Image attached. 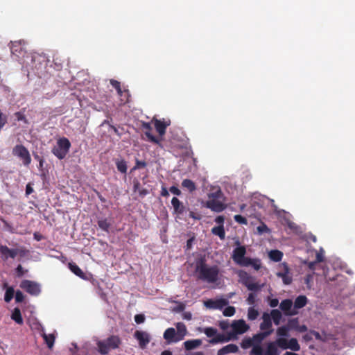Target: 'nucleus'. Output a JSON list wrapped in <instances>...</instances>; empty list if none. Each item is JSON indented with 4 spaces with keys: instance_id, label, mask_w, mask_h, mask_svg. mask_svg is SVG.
<instances>
[{
    "instance_id": "obj_1",
    "label": "nucleus",
    "mask_w": 355,
    "mask_h": 355,
    "mask_svg": "<svg viewBox=\"0 0 355 355\" xmlns=\"http://www.w3.org/2000/svg\"><path fill=\"white\" fill-rule=\"evenodd\" d=\"M191 266L193 268V275L198 280L208 284H214L219 280V267L216 265H209L205 255L197 254Z\"/></svg>"
},
{
    "instance_id": "obj_2",
    "label": "nucleus",
    "mask_w": 355,
    "mask_h": 355,
    "mask_svg": "<svg viewBox=\"0 0 355 355\" xmlns=\"http://www.w3.org/2000/svg\"><path fill=\"white\" fill-rule=\"evenodd\" d=\"M231 327L232 331L229 332L227 336L218 334L215 338H211L209 343L215 345L219 343L228 342L231 339L235 338L238 334H243L250 329L249 325L242 319L234 320L231 324Z\"/></svg>"
},
{
    "instance_id": "obj_3",
    "label": "nucleus",
    "mask_w": 355,
    "mask_h": 355,
    "mask_svg": "<svg viewBox=\"0 0 355 355\" xmlns=\"http://www.w3.org/2000/svg\"><path fill=\"white\" fill-rule=\"evenodd\" d=\"M121 344V338L116 335H112L105 340H98L96 343L98 352L101 355H107L110 351L116 349Z\"/></svg>"
},
{
    "instance_id": "obj_4",
    "label": "nucleus",
    "mask_w": 355,
    "mask_h": 355,
    "mask_svg": "<svg viewBox=\"0 0 355 355\" xmlns=\"http://www.w3.org/2000/svg\"><path fill=\"white\" fill-rule=\"evenodd\" d=\"M237 247L234 249L232 258L233 261L239 266H248L250 263V258L245 257L246 248L244 245H241L240 241L236 239L234 243Z\"/></svg>"
},
{
    "instance_id": "obj_5",
    "label": "nucleus",
    "mask_w": 355,
    "mask_h": 355,
    "mask_svg": "<svg viewBox=\"0 0 355 355\" xmlns=\"http://www.w3.org/2000/svg\"><path fill=\"white\" fill-rule=\"evenodd\" d=\"M71 142L66 137L58 139L57 145L52 149V153L59 159H64L69 151Z\"/></svg>"
},
{
    "instance_id": "obj_6",
    "label": "nucleus",
    "mask_w": 355,
    "mask_h": 355,
    "mask_svg": "<svg viewBox=\"0 0 355 355\" xmlns=\"http://www.w3.org/2000/svg\"><path fill=\"white\" fill-rule=\"evenodd\" d=\"M263 321L260 324V329L263 331V332L258 334L254 336V339H258L260 342L263 338L270 336L273 329L272 328V321L270 316L268 313H264L262 315Z\"/></svg>"
},
{
    "instance_id": "obj_7",
    "label": "nucleus",
    "mask_w": 355,
    "mask_h": 355,
    "mask_svg": "<svg viewBox=\"0 0 355 355\" xmlns=\"http://www.w3.org/2000/svg\"><path fill=\"white\" fill-rule=\"evenodd\" d=\"M27 252L28 250L24 248H9L7 245H0V254L3 261H6L8 258L15 259L17 255L23 257Z\"/></svg>"
},
{
    "instance_id": "obj_8",
    "label": "nucleus",
    "mask_w": 355,
    "mask_h": 355,
    "mask_svg": "<svg viewBox=\"0 0 355 355\" xmlns=\"http://www.w3.org/2000/svg\"><path fill=\"white\" fill-rule=\"evenodd\" d=\"M12 155L20 158L25 166H28L31 162L29 151L22 144H17L13 148Z\"/></svg>"
},
{
    "instance_id": "obj_9",
    "label": "nucleus",
    "mask_w": 355,
    "mask_h": 355,
    "mask_svg": "<svg viewBox=\"0 0 355 355\" xmlns=\"http://www.w3.org/2000/svg\"><path fill=\"white\" fill-rule=\"evenodd\" d=\"M20 287L32 295H37L41 291L40 285L31 280H23L20 284Z\"/></svg>"
},
{
    "instance_id": "obj_10",
    "label": "nucleus",
    "mask_w": 355,
    "mask_h": 355,
    "mask_svg": "<svg viewBox=\"0 0 355 355\" xmlns=\"http://www.w3.org/2000/svg\"><path fill=\"white\" fill-rule=\"evenodd\" d=\"M293 302L290 299H286L281 302L279 307L286 315H294L298 313L297 311L294 310Z\"/></svg>"
},
{
    "instance_id": "obj_11",
    "label": "nucleus",
    "mask_w": 355,
    "mask_h": 355,
    "mask_svg": "<svg viewBox=\"0 0 355 355\" xmlns=\"http://www.w3.org/2000/svg\"><path fill=\"white\" fill-rule=\"evenodd\" d=\"M26 42L24 40H19L11 42L10 51L11 53L17 56H20L25 51L24 46Z\"/></svg>"
},
{
    "instance_id": "obj_12",
    "label": "nucleus",
    "mask_w": 355,
    "mask_h": 355,
    "mask_svg": "<svg viewBox=\"0 0 355 355\" xmlns=\"http://www.w3.org/2000/svg\"><path fill=\"white\" fill-rule=\"evenodd\" d=\"M135 338L139 341V347L145 348L150 343V336L148 333L141 331H136L134 334Z\"/></svg>"
},
{
    "instance_id": "obj_13",
    "label": "nucleus",
    "mask_w": 355,
    "mask_h": 355,
    "mask_svg": "<svg viewBox=\"0 0 355 355\" xmlns=\"http://www.w3.org/2000/svg\"><path fill=\"white\" fill-rule=\"evenodd\" d=\"M284 270L282 272H278L277 275L279 277H281L284 284L286 285H289L292 283L293 277L292 275L290 272L289 268L286 263H283Z\"/></svg>"
},
{
    "instance_id": "obj_14",
    "label": "nucleus",
    "mask_w": 355,
    "mask_h": 355,
    "mask_svg": "<svg viewBox=\"0 0 355 355\" xmlns=\"http://www.w3.org/2000/svg\"><path fill=\"white\" fill-rule=\"evenodd\" d=\"M205 207L215 212H221L226 208L225 204L215 199L207 200Z\"/></svg>"
},
{
    "instance_id": "obj_15",
    "label": "nucleus",
    "mask_w": 355,
    "mask_h": 355,
    "mask_svg": "<svg viewBox=\"0 0 355 355\" xmlns=\"http://www.w3.org/2000/svg\"><path fill=\"white\" fill-rule=\"evenodd\" d=\"M163 338L166 340L167 344L178 343V336L176 330L173 327H169L165 330L163 334Z\"/></svg>"
},
{
    "instance_id": "obj_16",
    "label": "nucleus",
    "mask_w": 355,
    "mask_h": 355,
    "mask_svg": "<svg viewBox=\"0 0 355 355\" xmlns=\"http://www.w3.org/2000/svg\"><path fill=\"white\" fill-rule=\"evenodd\" d=\"M152 122H153L155 130L161 137L165 135L166 128L170 125L169 121L166 122L155 118L153 119Z\"/></svg>"
},
{
    "instance_id": "obj_17",
    "label": "nucleus",
    "mask_w": 355,
    "mask_h": 355,
    "mask_svg": "<svg viewBox=\"0 0 355 355\" xmlns=\"http://www.w3.org/2000/svg\"><path fill=\"white\" fill-rule=\"evenodd\" d=\"M228 301L225 299H219L216 300H209L205 302V304L207 308L214 309H221L227 305Z\"/></svg>"
},
{
    "instance_id": "obj_18",
    "label": "nucleus",
    "mask_w": 355,
    "mask_h": 355,
    "mask_svg": "<svg viewBox=\"0 0 355 355\" xmlns=\"http://www.w3.org/2000/svg\"><path fill=\"white\" fill-rule=\"evenodd\" d=\"M142 128L146 130L145 135L148 138V140L153 144L160 145V140L155 136L151 134L152 127L150 123L144 122L142 123Z\"/></svg>"
},
{
    "instance_id": "obj_19",
    "label": "nucleus",
    "mask_w": 355,
    "mask_h": 355,
    "mask_svg": "<svg viewBox=\"0 0 355 355\" xmlns=\"http://www.w3.org/2000/svg\"><path fill=\"white\" fill-rule=\"evenodd\" d=\"M171 204L175 214L180 215L185 211L184 205L178 198L173 197L171 200Z\"/></svg>"
},
{
    "instance_id": "obj_20",
    "label": "nucleus",
    "mask_w": 355,
    "mask_h": 355,
    "mask_svg": "<svg viewBox=\"0 0 355 355\" xmlns=\"http://www.w3.org/2000/svg\"><path fill=\"white\" fill-rule=\"evenodd\" d=\"M176 327V334L178 336V340H182L185 336L187 334V329L186 325L183 322H178L175 324Z\"/></svg>"
},
{
    "instance_id": "obj_21",
    "label": "nucleus",
    "mask_w": 355,
    "mask_h": 355,
    "mask_svg": "<svg viewBox=\"0 0 355 355\" xmlns=\"http://www.w3.org/2000/svg\"><path fill=\"white\" fill-rule=\"evenodd\" d=\"M239 350V347L235 344H229L220 349L217 355H225L230 353H236Z\"/></svg>"
},
{
    "instance_id": "obj_22",
    "label": "nucleus",
    "mask_w": 355,
    "mask_h": 355,
    "mask_svg": "<svg viewBox=\"0 0 355 355\" xmlns=\"http://www.w3.org/2000/svg\"><path fill=\"white\" fill-rule=\"evenodd\" d=\"M306 304L307 297L305 295H299L295 298L294 304L293 303L294 310L297 311V309L304 307Z\"/></svg>"
},
{
    "instance_id": "obj_23",
    "label": "nucleus",
    "mask_w": 355,
    "mask_h": 355,
    "mask_svg": "<svg viewBox=\"0 0 355 355\" xmlns=\"http://www.w3.org/2000/svg\"><path fill=\"white\" fill-rule=\"evenodd\" d=\"M69 268L73 273H74L76 276L80 277L81 279H85L86 278L85 274L76 263H69Z\"/></svg>"
},
{
    "instance_id": "obj_24",
    "label": "nucleus",
    "mask_w": 355,
    "mask_h": 355,
    "mask_svg": "<svg viewBox=\"0 0 355 355\" xmlns=\"http://www.w3.org/2000/svg\"><path fill=\"white\" fill-rule=\"evenodd\" d=\"M201 344L202 341L200 339L189 340L184 343V346L187 350H191L199 347Z\"/></svg>"
},
{
    "instance_id": "obj_25",
    "label": "nucleus",
    "mask_w": 355,
    "mask_h": 355,
    "mask_svg": "<svg viewBox=\"0 0 355 355\" xmlns=\"http://www.w3.org/2000/svg\"><path fill=\"white\" fill-rule=\"evenodd\" d=\"M114 162L117 170L121 173L125 174L127 173L128 166L127 162L123 159H115Z\"/></svg>"
},
{
    "instance_id": "obj_26",
    "label": "nucleus",
    "mask_w": 355,
    "mask_h": 355,
    "mask_svg": "<svg viewBox=\"0 0 355 355\" xmlns=\"http://www.w3.org/2000/svg\"><path fill=\"white\" fill-rule=\"evenodd\" d=\"M265 355H279L277 346L275 342L268 344Z\"/></svg>"
},
{
    "instance_id": "obj_27",
    "label": "nucleus",
    "mask_w": 355,
    "mask_h": 355,
    "mask_svg": "<svg viewBox=\"0 0 355 355\" xmlns=\"http://www.w3.org/2000/svg\"><path fill=\"white\" fill-rule=\"evenodd\" d=\"M211 233L214 235L218 236L221 240H224L225 238L224 225L214 227L211 229Z\"/></svg>"
},
{
    "instance_id": "obj_28",
    "label": "nucleus",
    "mask_w": 355,
    "mask_h": 355,
    "mask_svg": "<svg viewBox=\"0 0 355 355\" xmlns=\"http://www.w3.org/2000/svg\"><path fill=\"white\" fill-rule=\"evenodd\" d=\"M11 318L19 324H23V318L21 316V311L19 308L14 309L11 314Z\"/></svg>"
},
{
    "instance_id": "obj_29",
    "label": "nucleus",
    "mask_w": 355,
    "mask_h": 355,
    "mask_svg": "<svg viewBox=\"0 0 355 355\" xmlns=\"http://www.w3.org/2000/svg\"><path fill=\"white\" fill-rule=\"evenodd\" d=\"M269 258L275 262L280 261L283 257V253L278 250H272L268 254Z\"/></svg>"
},
{
    "instance_id": "obj_30",
    "label": "nucleus",
    "mask_w": 355,
    "mask_h": 355,
    "mask_svg": "<svg viewBox=\"0 0 355 355\" xmlns=\"http://www.w3.org/2000/svg\"><path fill=\"white\" fill-rule=\"evenodd\" d=\"M270 318L272 319L275 324L278 325L282 318V313L278 309H272L270 312Z\"/></svg>"
},
{
    "instance_id": "obj_31",
    "label": "nucleus",
    "mask_w": 355,
    "mask_h": 355,
    "mask_svg": "<svg viewBox=\"0 0 355 355\" xmlns=\"http://www.w3.org/2000/svg\"><path fill=\"white\" fill-rule=\"evenodd\" d=\"M250 277L243 280V284L248 288V290L252 291H257L261 289V286L257 282H251L249 280Z\"/></svg>"
},
{
    "instance_id": "obj_32",
    "label": "nucleus",
    "mask_w": 355,
    "mask_h": 355,
    "mask_svg": "<svg viewBox=\"0 0 355 355\" xmlns=\"http://www.w3.org/2000/svg\"><path fill=\"white\" fill-rule=\"evenodd\" d=\"M182 186L191 193L196 189L195 183L189 179H184L182 182Z\"/></svg>"
},
{
    "instance_id": "obj_33",
    "label": "nucleus",
    "mask_w": 355,
    "mask_h": 355,
    "mask_svg": "<svg viewBox=\"0 0 355 355\" xmlns=\"http://www.w3.org/2000/svg\"><path fill=\"white\" fill-rule=\"evenodd\" d=\"M288 349L294 352H297L300 349V345L296 338H293L288 340Z\"/></svg>"
},
{
    "instance_id": "obj_34",
    "label": "nucleus",
    "mask_w": 355,
    "mask_h": 355,
    "mask_svg": "<svg viewBox=\"0 0 355 355\" xmlns=\"http://www.w3.org/2000/svg\"><path fill=\"white\" fill-rule=\"evenodd\" d=\"M42 337L49 349H51L54 345L55 337L53 334H43Z\"/></svg>"
},
{
    "instance_id": "obj_35",
    "label": "nucleus",
    "mask_w": 355,
    "mask_h": 355,
    "mask_svg": "<svg viewBox=\"0 0 355 355\" xmlns=\"http://www.w3.org/2000/svg\"><path fill=\"white\" fill-rule=\"evenodd\" d=\"M259 315V311L254 307H250L248 311V318L250 320H254Z\"/></svg>"
},
{
    "instance_id": "obj_36",
    "label": "nucleus",
    "mask_w": 355,
    "mask_h": 355,
    "mask_svg": "<svg viewBox=\"0 0 355 355\" xmlns=\"http://www.w3.org/2000/svg\"><path fill=\"white\" fill-rule=\"evenodd\" d=\"M286 224H287V226L288 227L292 230L293 232L296 233V234H298L301 232V228L300 227L297 225L295 223L291 221V220H288L286 221Z\"/></svg>"
},
{
    "instance_id": "obj_37",
    "label": "nucleus",
    "mask_w": 355,
    "mask_h": 355,
    "mask_svg": "<svg viewBox=\"0 0 355 355\" xmlns=\"http://www.w3.org/2000/svg\"><path fill=\"white\" fill-rule=\"evenodd\" d=\"M98 225L101 230H103L105 232H108L109 228L110 227V223H109V221L107 218H105V219L99 220L98 221Z\"/></svg>"
},
{
    "instance_id": "obj_38",
    "label": "nucleus",
    "mask_w": 355,
    "mask_h": 355,
    "mask_svg": "<svg viewBox=\"0 0 355 355\" xmlns=\"http://www.w3.org/2000/svg\"><path fill=\"white\" fill-rule=\"evenodd\" d=\"M204 333L205 334V335L207 337H209V338L213 337L212 338H215L217 335L219 334H217V329L214 327L205 328L204 329Z\"/></svg>"
},
{
    "instance_id": "obj_39",
    "label": "nucleus",
    "mask_w": 355,
    "mask_h": 355,
    "mask_svg": "<svg viewBox=\"0 0 355 355\" xmlns=\"http://www.w3.org/2000/svg\"><path fill=\"white\" fill-rule=\"evenodd\" d=\"M15 293V291L12 287H9L7 288L4 295V300L6 302H10L11 300L13 298Z\"/></svg>"
},
{
    "instance_id": "obj_40",
    "label": "nucleus",
    "mask_w": 355,
    "mask_h": 355,
    "mask_svg": "<svg viewBox=\"0 0 355 355\" xmlns=\"http://www.w3.org/2000/svg\"><path fill=\"white\" fill-rule=\"evenodd\" d=\"M275 343H276V345L283 349H288V340L286 338H277Z\"/></svg>"
},
{
    "instance_id": "obj_41",
    "label": "nucleus",
    "mask_w": 355,
    "mask_h": 355,
    "mask_svg": "<svg viewBox=\"0 0 355 355\" xmlns=\"http://www.w3.org/2000/svg\"><path fill=\"white\" fill-rule=\"evenodd\" d=\"M289 327L288 326H282L277 329V334L279 336H288Z\"/></svg>"
},
{
    "instance_id": "obj_42",
    "label": "nucleus",
    "mask_w": 355,
    "mask_h": 355,
    "mask_svg": "<svg viewBox=\"0 0 355 355\" xmlns=\"http://www.w3.org/2000/svg\"><path fill=\"white\" fill-rule=\"evenodd\" d=\"M130 94L128 89H125V92L123 96H120L121 102L122 104L128 103L130 101Z\"/></svg>"
},
{
    "instance_id": "obj_43",
    "label": "nucleus",
    "mask_w": 355,
    "mask_h": 355,
    "mask_svg": "<svg viewBox=\"0 0 355 355\" xmlns=\"http://www.w3.org/2000/svg\"><path fill=\"white\" fill-rule=\"evenodd\" d=\"M235 308L234 306H229L224 309L223 313L225 316L231 317L235 314Z\"/></svg>"
},
{
    "instance_id": "obj_44",
    "label": "nucleus",
    "mask_w": 355,
    "mask_h": 355,
    "mask_svg": "<svg viewBox=\"0 0 355 355\" xmlns=\"http://www.w3.org/2000/svg\"><path fill=\"white\" fill-rule=\"evenodd\" d=\"M263 349L260 345H254L252 350V355H263Z\"/></svg>"
},
{
    "instance_id": "obj_45",
    "label": "nucleus",
    "mask_w": 355,
    "mask_h": 355,
    "mask_svg": "<svg viewBox=\"0 0 355 355\" xmlns=\"http://www.w3.org/2000/svg\"><path fill=\"white\" fill-rule=\"evenodd\" d=\"M299 324L298 319L295 318L289 320L287 326L289 327V329H295L297 331Z\"/></svg>"
},
{
    "instance_id": "obj_46",
    "label": "nucleus",
    "mask_w": 355,
    "mask_h": 355,
    "mask_svg": "<svg viewBox=\"0 0 355 355\" xmlns=\"http://www.w3.org/2000/svg\"><path fill=\"white\" fill-rule=\"evenodd\" d=\"M252 266L256 270H259L261 268L260 261L259 259H250V263H248V266Z\"/></svg>"
},
{
    "instance_id": "obj_47",
    "label": "nucleus",
    "mask_w": 355,
    "mask_h": 355,
    "mask_svg": "<svg viewBox=\"0 0 355 355\" xmlns=\"http://www.w3.org/2000/svg\"><path fill=\"white\" fill-rule=\"evenodd\" d=\"M147 165L146 162L145 161H141L139 159H136L135 165L132 168V171H135L141 168L146 167Z\"/></svg>"
},
{
    "instance_id": "obj_48",
    "label": "nucleus",
    "mask_w": 355,
    "mask_h": 355,
    "mask_svg": "<svg viewBox=\"0 0 355 355\" xmlns=\"http://www.w3.org/2000/svg\"><path fill=\"white\" fill-rule=\"evenodd\" d=\"M234 219L239 224L247 225L248 223V220L241 215H235Z\"/></svg>"
},
{
    "instance_id": "obj_49",
    "label": "nucleus",
    "mask_w": 355,
    "mask_h": 355,
    "mask_svg": "<svg viewBox=\"0 0 355 355\" xmlns=\"http://www.w3.org/2000/svg\"><path fill=\"white\" fill-rule=\"evenodd\" d=\"M252 345H253V340H252V339H251L250 338L243 340V341L241 343V347L243 349L249 348Z\"/></svg>"
},
{
    "instance_id": "obj_50",
    "label": "nucleus",
    "mask_w": 355,
    "mask_h": 355,
    "mask_svg": "<svg viewBox=\"0 0 355 355\" xmlns=\"http://www.w3.org/2000/svg\"><path fill=\"white\" fill-rule=\"evenodd\" d=\"M257 229V232L259 234H263V233L270 232L269 228L267 227L266 225H265L263 223L261 225L258 226Z\"/></svg>"
},
{
    "instance_id": "obj_51",
    "label": "nucleus",
    "mask_w": 355,
    "mask_h": 355,
    "mask_svg": "<svg viewBox=\"0 0 355 355\" xmlns=\"http://www.w3.org/2000/svg\"><path fill=\"white\" fill-rule=\"evenodd\" d=\"M24 300V294L21 291H17L15 293V301L16 302H21Z\"/></svg>"
},
{
    "instance_id": "obj_52",
    "label": "nucleus",
    "mask_w": 355,
    "mask_h": 355,
    "mask_svg": "<svg viewBox=\"0 0 355 355\" xmlns=\"http://www.w3.org/2000/svg\"><path fill=\"white\" fill-rule=\"evenodd\" d=\"M7 123V116L2 112H0V130Z\"/></svg>"
},
{
    "instance_id": "obj_53",
    "label": "nucleus",
    "mask_w": 355,
    "mask_h": 355,
    "mask_svg": "<svg viewBox=\"0 0 355 355\" xmlns=\"http://www.w3.org/2000/svg\"><path fill=\"white\" fill-rule=\"evenodd\" d=\"M145 320V316L143 314H137L135 316V321L137 324L143 323Z\"/></svg>"
},
{
    "instance_id": "obj_54",
    "label": "nucleus",
    "mask_w": 355,
    "mask_h": 355,
    "mask_svg": "<svg viewBox=\"0 0 355 355\" xmlns=\"http://www.w3.org/2000/svg\"><path fill=\"white\" fill-rule=\"evenodd\" d=\"M255 297H256V295L251 293L248 295V297L247 298V302L250 305H252L255 303Z\"/></svg>"
},
{
    "instance_id": "obj_55",
    "label": "nucleus",
    "mask_w": 355,
    "mask_h": 355,
    "mask_svg": "<svg viewBox=\"0 0 355 355\" xmlns=\"http://www.w3.org/2000/svg\"><path fill=\"white\" fill-rule=\"evenodd\" d=\"M219 327L221 329L226 330L229 328L230 323H229L228 320H223V321L220 322Z\"/></svg>"
},
{
    "instance_id": "obj_56",
    "label": "nucleus",
    "mask_w": 355,
    "mask_h": 355,
    "mask_svg": "<svg viewBox=\"0 0 355 355\" xmlns=\"http://www.w3.org/2000/svg\"><path fill=\"white\" fill-rule=\"evenodd\" d=\"M169 191L176 196H180L182 194L181 191L175 186L171 187Z\"/></svg>"
},
{
    "instance_id": "obj_57",
    "label": "nucleus",
    "mask_w": 355,
    "mask_h": 355,
    "mask_svg": "<svg viewBox=\"0 0 355 355\" xmlns=\"http://www.w3.org/2000/svg\"><path fill=\"white\" fill-rule=\"evenodd\" d=\"M111 85L114 88L116 89V90L117 89H119L121 87V83L119 82L118 80H114V79H111L110 81Z\"/></svg>"
},
{
    "instance_id": "obj_58",
    "label": "nucleus",
    "mask_w": 355,
    "mask_h": 355,
    "mask_svg": "<svg viewBox=\"0 0 355 355\" xmlns=\"http://www.w3.org/2000/svg\"><path fill=\"white\" fill-rule=\"evenodd\" d=\"M225 217L223 216H218L215 218V222L218 224V226L223 225Z\"/></svg>"
},
{
    "instance_id": "obj_59",
    "label": "nucleus",
    "mask_w": 355,
    "mask_h": 355,
    "mask_svg": "<svg viewBox=\"0 0 355 355\" xmlns=\"http://www.w3.org/2000/svg\"><path fill=\"white\" fill-rule=\"evenodd\" d=\"M16 272L17 277H22L24 274V270L23 267L21 265H19L16 268Z\"/></svg>"
},
{
    "instance_id": "obj_60",
    "label": "nucleus",
    "mask_w": 355,
    "mask_h": 355,
    "mask_svg": "<svg viewBox=\"0 0 355 355\" xmlns=\"http://www.w3.org/2000/svg\"><path fill=\"white\" fill-rule=\"evenodd\" d=\"M161 196L163 197H168L169 196L168 189L164 186L162 187Z\"/></svg>"
},
{
    "instance_id": "obj_61",
    "label": "nucleus",
    "mask_w": 355,
    "mask_h": 355,
    "mask_svg": "<svg viewBox=\"0 0 355 355\" xmlns=\"http://www.w3.org/2000/svg\"><path fill=\"white\" fill-rule=\"evenodd\" d=\"M278 304H279V300L277 298L272 299L269 303V304L271 307H276L278 305Z\"/></svg>"
},
{
    "instance_id": "obj_62",
    "label": "nucleus",
    "mask_w": 355,
    "mask_h": 355,
    "mask_svg": "<svg viewBox=\"0 0 355 355\" xmlns=\"http://www.w3.org/2000/svg\"><path fill=\"white\" fill-rule=\"evenodd\" d=\"M297 331L299 332H305L307 331V327L304 324H299Z\"/></svg>"
},
{
    "instance_id": "obj_63",
    "label": "nucleus",
    "mask_w": 355,
    "mask_h": 355,
    "mask_svg": "<svg viewBox=\"0 0 355 355\" xmlns=\"http://www.w3.org/2000/svg\"><path fill=\"white\" fill-rule=\"evenodd\" d=\"M183 318L187 320H190L192 318V315L190 312H184L183 313Z\"/></svg>"
},
{
    "instance_id": "obj_64",
    "label": "nucleus",
    "mask_w": 355,
    "mask_h": 355,
    "mask_svg": "<svg viewBox=\"0 0 355 355\" xmlns=\"http://www.w3.org/2000/svg\"><path fill=\"white\" fill-rule=\"evenodd\" d=\"M323 260H324L323 255L320 253H317L315 262L316 263L322 262V261H323Z\"/></svg>"
}]
</instances>
